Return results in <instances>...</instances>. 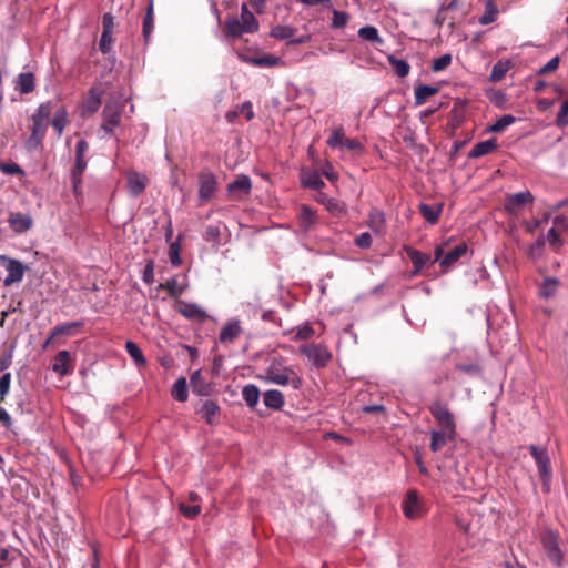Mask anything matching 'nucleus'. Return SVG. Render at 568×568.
<instances>
[{
  "instance_id": "56",
  "label": "nucleus",
  "mask_w": 568,
  "mask_h": 568,
  "mask_svg": "<svg viewBox=\"0 0 568 568\" xmlns=\"http://www.w3.org/2000/svg\"><path fill=\"white\" fill-rule=\"evenodd\" d=\"M10 387H11V374L4 373L0 377V403L6 402V398L10 393Z\"/></svg>"
},
{
  "instance_id": "33",
  "label": "nucleus",
  "mask_w": 568,
  "mask_h": 568,
  "mask_svg": "<svg viewBox=\"0 0 568 568\" xmlns=\"http://www.w3.org/2000/svg\"><path fill=\"white\" fill-rule=\"evenodd\" d=\"M316 221L317 219L315 211L312 210L308 205H301L298 213L300 226L304 231H308L315 225Z\"/></svg>"
},
{
  "instance_id": "9",
  "label": "nucleus",
  "mask_w": 568,
  "mask_h": 568,
  "mask_svg": "<svg viewBox=\"0 0 568 568\" xmlns=\"http://www.w3.org/2000/svg\"><path fill=\"white\" fill-rule=\"evenodd\" d=\"M217 181L215 174L203 169L199 173V199L201 202H207L215 193Z\"/></svg>"
},
{
  "instance_id": "57",
  "label": "nucleus",
  "mask_w": 568,
  "mask_h": 568,
  "mask_svg": "<svg viewBox=\"0 0 568 568\" xmlns=\"http://www.w3.org/2000/svg\"><path fill=\"white\" fill-rule=\"evenodd\" d=\"M221 237V230L219 225H209L205 229L203 234V239L207 242H213L219 244Z\"/></svg>"
},
{
  "instance_id": "46",
  "label": "nucleus",
  "mask_w": 568,
  "mask_h": 568,
  "mask_svg": "<svg viewBox=\"0 0 568 568\" xmlns=\"http://www.w3.org/2000/svg\"><path fill=\"white\" fill-rule=\"evenodd\" d=\"M346 135L343 126L335 128L331 131V135L328 136L326 143L332 149L342 148Z\"/></svg>"
},
{
  "instance_id": "6",
  "label": "nucleus",
  "mask_w": 568,
  "mask_h": 568,
  "mask_svg": "<svg viewBox=\"0 0 568 568\" xmlns=\"http://www.w3.org/2000/svg\"><path fill=\"white\" fill-rule=\"evenodd\" d=\"M300 353L316 368L326 367L333 357L327 346L321 343L304 344L300 347Z\"/></svg>"
},
{
  "instance_id": "45",
  "label": "nucleus",
  "mask_w": 568,
  "mask_h": 568,
  "mask_svg": "<svg viewBox=\"0 0 568 568\" xmlns=\"http://www.w3.org/2000/svg\"><path fill=\"white\" fill-rule=\"evenodd\" d=\"M358 37L365 41L382 44L383 39L378 34V30L373 26H365L358 30Z\"/></svg>"
},
{
  "instance_id": "64",
  "label": "nucleus",
  "mask_w": 568,
  "mask_h": 568,
  "mask_svg": "<svg viewBox=\"0 0 568 568\" xmlns=\"http://www.w3.org/2000/svg\"><path fill=\"white\" fill-rule=\"evenodd\" d=\"M354 242L361 248H369L372 246V236L368 232H364L357 235Z\"/></svg>"
},
{
  "instance_id": "44",
  "label": "nucleus",
  "mask_w": 568,
  "mask_h": 568,
  "mask_svg": "<svg viewBox=\"0 0 568 568\" xmlns=\"http://www.w3.org/2000/svg\"><path fill=\"white\" fill-rule=\"evenodd\" d=\"M125 349L138 366H144L146 364L143 352L136 343L133 341H126Z\"/></svg>"
},
{
  "instance_id": "34",
  "label": "nucleus",
  "mask_w": 568,
  "mask_h": 568,
  "mask_svg": "<svg viewBox=\"0 0 568 568\" xmlns=\"http://www.w3.org/2000/svg\"><path fill=\"white\" fill-rule=\"evenodd\" d=\"M439 91L438 87L419 84L414 90V98L416 105H423L430 97L437 94Z\"/></svg>"
},
{
  "instance_id": "55",
  "label": "nucleus",
  "mask_w": 568,
  "mask_h": 568,
  "mask_svg": "<svg viewBox=\"0 0 568 568\" xmlns=\"http://www.w3.org/2000/svg\"><path fill=\"white\" fill-rule=\"evenodd\" d=\"M181 245L179 241L172 242L169 247V258L172 265L180 266L182 260L180 256Z\"/></svg>"
},
{
  "instance_id": "22",
  "label": "nucleus",
  "mask_w": 568,
  "mask_h": 568,
  "mask_svg": "<svg viewBox=\"0 0 568 568\" xmlns=\"http://www.w3.org/2000/svg\"><path fill=\"white\" fill-rule=\"evenodd\" d=\"M560 286L561 282L557 277L546 276L538 285V296L546 301L554 298L557 295Z\"/></svg>"
},
{
  "instance_id": "23",
  "label": "nucleus",
  "mask_w": 568,
  "mask_h": 568,
  "mask_svg": "<svg viewBox=\"0 0 568 568\" xmlns=\"http://www.w3.org/2000/svg\"><path fill=\"white\" fill-rule=\"evenodd\" d=\"M87 169V160L75 158V163L71 171L72 189L75 196L81 194L82 175Z\"/></svg>"
},
{
  "instance_id": "15",
  "label": "nucleus",
  "mask_w": 568,
  "mask_h": 568,
  "mask_svg": "<svg viewBox=\"0 0 568 568\" xmlns=\"http://www.w3.org/2000/svg\"><path fill=\"white\" fill-rule=\"evenodd\" d=\"M316 201L325 206V209L336 217H341L347 213L346 204L335 197H331L325 193H320L316 196Z\"/></svg>"
},
{
  "instance_id": "25",
  "label": "nucleus",
  "mask_w": 568,
  "mask_h": 568,
  "mask_svg": "<svg viewBox=\"0 0 568 568\" xmlns=\"http://www.w3.org/2000/svg\"><path fill=\"white\" fill-rule=\"evenodd\" d=\"M57 102L55 106L53 108V118L51 120L52 128L57 131L58 135L61 136L63 133L64 128L68 124V111L65 106L59 105V102Z\"/></svg>"
},
{
  "instance_id": "2",
  "label": "nucleus",
  "mask_w": 568,
  "mask_h": 568,
  "mask_svg": "<svg viewBox=\"0 0 568 568\" xmlns=\"http://www.w3.org/2000/svg\"><path fill=\"white\" fill-rule=\"evenodd\" d=\"M57 102L53 100L41 103L31 115V133L26 141V148L30 151L38 149L45 136L49 119Z\"/></svg>"
},
{
  "instance_id": "19",
  "label": "nucleus",
  "mask_w": 568,
  "mask_h": 568,
  "mask_svg": "<svg viewBox=\"0 0 568 568\" xmlns=\"http://www.w3.org/2000/svg\"><path fill=\"white\" fill-rule=\"evenodd\" d=\"M10 229L18 234L29 231L33 226V219L24 213H10L8 217Z\"/></svg>"
},
{
  "instance_id": "17",
  "label": "nucleus",
  "mask_w": 568,
  "mask_h": 568,
  "mask_svg": "<svg viewBox=\"0 0 568 568\" xmlns=\"http://www.w3.org/2000/svg\"><path fill=\"white\" fill-rule=\"evenodd\" d=\"M468 246L465 242L457 244L453 250L447 252L440 260V268L443 273H447L458 261L467 253Z\"/></svg>"
},
{
  "instance_id": "3",
  "label": "nucleus",
  "mask_w": 568,
  "mask_h": 568,
  "mask_svg": "<svg viewBox=\"0 0 568 568\" xmlns=\"http://www.w3.org/2000/svg\"><path fill=\"white\" fill-rule=\"evenodd\" d=\"M258 30V21L248 10L246 3L241 7V17L227 18L223 24V36L227 39H239L244 33H254Z\"/></svg>"
},
{
  "instance_id": "31",
  "label": "nucleus",
  "mask_w": 568,
  "mask_h": 568,
  "mask_svg": "<svg viewBox=\"0 0 568 568\" xmlns=\"http://www.w3.org/2000/svg\"><path fill=\"white\" fill-rule=\"evenodd\" d=\"M221 409L220 406L211 399L203 403L200 414L209 425H214L217 422Z\"/></svg>"
},
{
  "instance_id": "18",
  "label": "nucleus",
  "mask_w": 568,
  "mask_h": 568,
  "mask_svg": "<svg viewBox=\"0 0 568 568\" xmlns=\"http://www.w3.org/2000/svg\"><path fill=\"white\" fill-rule=\"evenodd\" d=\"M404 251L408 255L410 262L413 263L412 275L417 276L420 274L423 268L430 262L429 255L409 246L404 245Z\"/></svg>"
},
{
  "instance_id": "28",
  "label": "nucleus",
  "mask_w": 568,
  "mask_h": 568,
  "mask_svg": "<svg viewBox=\"0 0 568 568\" xmlns=\"http://www.w3.org/2000/svg\"><path fill=\"white\" fill-rule=\"evenodd\" d=\"M264 405L273 410H282L285 405V398L281 390L268 389L263 394Z\"/></svg>"
},
{
  "instance_id": "60",
  "label": "nucleus",
  "mask_w": 568,
  "mask_h": 568,
  "mask_svg": "<svg viewBox=\"0 0 568 568\" xmlns=\"http://www.w3.org/2000/svg\"><path fill=\"white\" fill-rule=\"evenodd\" d=\"M201 382H202L201 372L195 371L190 377V383H191L192 390L199 395H202L204 393Z\"/></svg>"
},
{
  "instance_id": "10",
  "label": "nucleus",
  "mask_w": 568,
  "mask_h": 568,
  "mask_svg": "<svg viewBox=\"0 0 568 568\" xmlns=\"http://www.w3.org/2000/svg\"><path fill=\"white\" fill-rule=\"evenodd\" d=\"M402 508L405 517L410 520L418 519L425 514L423 501L419 499L416 490L407 491L403 500Z\"/></svg>"
},
{
  "instance_id": "16",
  "label": "nucleus",
  "mask_w": 568,
  "mask_h": 568,
  "mask_svg": "<svg viewBox=\"0 0 568 568\" xmlns=\"http://www.w3.org/2000/svg\"><path fill=\"white\" fill-rule=\"evenodd\" d=\"M126 180L129 193L133 197H138L146 189L148 178L143 173L130 171L126 173Z\"/></svg>"
},
{
  "instance_id": "38",
  "label": "nucleus",
  "mask_w": 568,
  "mask_h": 568,
  "mask_svg": "<svg viewBox=\"0 0 568 568\" xmlns=\"http://www.w3.org/2000/svg\"><path fill=\"white\" fill-rule=\"evenodd\" d=\"M511 62L509 60H499L497 61L490 72L489 80L491 82L501 81L506 73L510 70Z\"/></svg>"
},
{
  "instance_id": "40",
  "label": "nucleus",
  "mask_w": 568,
  "mask_h": 568,
  "mask_svg": "<svg viewBox=\"0 0 568 568\" xmlns=\"http://www.w3.org/2000/svg\"><path fill=\"white\" fill-rule=\"evenodd\" d=\"M159 290H165L170 296L179 297L183 294L185 285L179 283L176 277H171L165 283H161Z\"/></svg>"
},
{
  "instance_id": "41",
  "label": "nucleus",
  "mask_w": 568,
  "mask_h": 568,
  "mask_svg": "<svg viewBox=\"0 0 568 568\" xmlns=\"http://www.w3.org/2000/svg\"><path fill=\"white\" fill-rule=\"evenodd\" d=\"M171 395L178 402L184 403L187 400V397H189L187 384H186V379L184 377H181L175 382V384L173 385Z\"/></svg>"
},
{
  "instance_id": "20",
  "label": "nucleus",
  "mask_w": 568,
  "mask_h": 568,
  "mask_svg": "<svg viewBox=\"0 0 568 568\" xmlns=\"http://www.w3.org/2000/svg\"><path fill=\"white\" fill-rule=\"evenodd\" d=\"M52 371L60 376H67L72 373L73 365L69 351H60L53 359Z\"/></svg>"
},
{
  "instance_id": "14",
  "label": "nucleus",
  "mask_w": 568,
  "mask_h": 568,
  "mask_svg": "<svg viewBox=\"0 0 568 568\" xmlns=\"http://www.w3.org/2000/svg\"><path fill=\"white\" fill-rule=\"evenodd\" d=\"M243 329L239 320L227 321L220 331L219 342L225 346H229L240 337Z\"/></svg>"
},
{
  "instance_id": "53",
  "label": "nucleus",
  "mask_w": 568,
  "mask_h": 568,
  "mask_svg": "<svg viewBox=\"0 0 568 568\" xmlns=\"http://www.w3.org/2000/svg\"><path fill=\"white\" fill-rule=\"evenodd\" d=\"M348 20V13L344 11L333 10V19L331 26L333 29H342L347 24Z\"/></svg>"
},
{
  "instance_id": "51",
  "label": "nucleus",
  "mask_w": 568,
  "mask_h": 568,
  "mask_svg": "<svg viewBox=\"0 0 568 568\" xmlns=\"http://www.w3.org/2000/svg\"><path fill=\"white\" fill-rule=\"evenodd\" d=\"M516 121L515 116L511 114H505L501 118H499L490 128V132H501L507 126L513 124Z\"/></svg>"
},
{
  "instance_id": "48",
  "label": "nucleus",
  "mask_w": 568,
  "mask_h": 568,
  "mask_svg": "<svg viewBox=\"0 0 568 568\" xmlns=\"http://www.w3.org/2000/svg\"><path fill=\"white\" fill-rule=\"evenodd\" d=\"M254 67L258 68H273L282 64V59L276 55L265 54L263 57H257L256 60L252 61Z\"/></svg>"
},
{
  "instance_id": "62",
  "label": "nucleus",
  "mask_w": 568,
  "mask_h": 568,
  "mask_svg": "<svg viewBox=\"0 0 568 568\" xmlns=\"http://www.w3.org/2000/svg\"><path fill=\"white\" fill-rule=\"evenodd\" d=\"M557 123L561 126L568 125V100L564 101L560 105L557 114Z\"/></svg>"
},
{
  "instance_id": "5",
  "label": "nucleus",
  "mask_w": 568,
  "mask_h": 568,
  "mask_svg": "<svg viewBox=\"0 0 568 568\" xmlns=\"http://www.w3.org/2000/svg\"><path fill=\"white\" fill-rule=\"evenodd\" d=\"M428 410L438 426V429H447L457 432L455 415L448 407V404L442 400H434Z\"/></svg>"
},
{
  "instance_id": "61",
  "label": "nucleus",
  "mask_w": 568,
  "mask_h": 568,
  "mask_svg": "<svg viewBox=\"0 0 568 568\" xmlns=\"http://www.w3.org/2000/svg\"><path fill=\"white\" fill-rule=\"evenodd\" d=\"M552 229H557V232L564 234L568 232V217L565 215H557L552 220Z\"/></svg>"
},
{
  "instance_id": "7",
  "label": "nucleus",
  "mask_w": 568,
  "mask_h": 568,
  "mask_svg": "<svg viewBox=\"0 0 568 568\" xmlns=\"http://www.w3.org/2000/svg\"><path fill=\"white\" fill-rule=\"evenodd\" d=\"M0 263L7 271V276L3 280L4 286H11L14 283L22 281L27 266L19 260L9 257L7 255H0Z\"/></svg>"
},
{
  "instance_id": "58",
  "label": "nucleus",
  "mask_w": 568,
  "mask_h": 568,
  "mask_svg": "<svg viewBox=\"0 0 568 568\" xmlns=\"http://www.w3.org/2000/svg\"><path fill=\"white\" fill-rule=\"evenodd\" d=\"M179 509L189 519L195 518L201 513L200 505L187 506V505L181 503L179 506Z\"/></svg>"
},
{
  "instance_id": "13",
  "label": "nucleus",
  "mask_w": 568,
  "mask_h": 568,
  "mask_svg": "<svg viewBox=\"0 0 568 568\" xmlns=\"http://www.w3.org/2000/svg\"><path fill=\"white\" fill-rule=\"evenodd\" d=\"M429 435H430L429 448L433 453H438L448 443L456 440L457 432L436 428V429H432L429 432Z\"/></svg>"
},
{
  "instance_id": "37",
  "label": "nucleus",
  "mask_w": 568,
  "mask_h": 568,
  "mask_svg": "<svg viewBox=\"0 0 568 568\" xmlns=\"http://www.w3.org/2000/svg\"><path fill=\"white\" fill-rule=\"evenodd\" d=\"M154 30V14H153V3L152 1L149 3L142 26V36L144 42L148 43L150 37Z\"/></svg>"
},
{
  "instance_id": "36",
  "label": "nucleus",
  "mask_w": 568,
  "mask_h": 568,
  "mask_svg": "<svg viewBox=\"0 0 568 568\" xmlns=\"http://www.w3.org/2000/svg\"><path fill=\"white\" fill-rule=\"evenodd\" d=\"M498 17V7L495 0H486L485 12L479 17L478 22L481 26H487L496 21Z\"/></svg>"
},
{
  "instance_id": "35",
  "label": "nucleus",
  "mask_w": 568,
  "mask_h": 568,
  "mask_svg": "<svg viewBox=\"0 0 568 568\" xmlns=\"http://www.w3.org/2000/svg\"><path fill=\"white\" fill-rule=\"evenodd\" d=\"M260 389L254 384L245 385L242 389V397L250 408H255L260 400Z\"/></svg>"
},
{
  "instance_id": "39",
  "label": "nucleus",
  "mask_w": 568,
  "mask_h": 568,
  "mask_svg": "<svg viewBox=\"0 0 568 568\" xmlns=\"http://www.w3.org/2000/svg\"><path fill=\"white\" fill-rule=\"evenodd\" d=\"M84 325L83 321L69 322L61 325H58L51 331V338H55L59 335H73L74 328H80Z\"/></svg>"
},
{
  "instance_id": "42",
  "label": "nucleus",
  "mask_w": 568,
  "mask_h": 568,
  "mask_svg": "<svg viewBox=\"0 0 568 568\" xmlns=\"http://www.w3.org/2000/svg\"><path fill=\"white\" fill-rule=\"evenodd\" d=\"M296 30L291 26L278 24L271 29L270 36L277 40H292Z\"/></svg>"
},
{
  "instance_id": "4",
  "label": "nucleus",
  "mask_w": 568,
  "mask_h": 568,
  "mask_svg": "<svg viewBox=\"0 0 568 568\" xmlns=\"http://www.w3.org/2000/svg\"><path fill=\"white\" fill-rule=\"evenodd\" d=\"M542 549L556 567H561L564 561V552L560 547V536L552 529H544L539 536Z\"/></svg>"
},
{
  "instance_id": "54",
  "label": "nucleus",
  "mask_w": 568,
  "mask_h": 568,
  "mask_svg": "<svg viewBox=\"0 0 568 568\" xmlns=\"http://www.w3.org/2000/svg\"><path fill=\"white\" fill-rule=\"evenodd\" d=\"M113 32H102L99 41V49L103 54L111 51L113 45Z\"/></svg>"
},
{
  "instance_id": "1",
  "label": "nucleus",
  "mask_w": 568,
  "mask_h": 568,
  "mask_svg": "<svg viewBox=\"0 0 568 568\" xmlns=\"http://www.w3.org/2000/svg\"><path fill=\"white\" fill-rule=\"evenodd\" d=\"M264 379L270 384L291 386L293 389H300L303 385L301 376L292 366H287L285 358L281 356L271 358Z\"/></svg>"
},
{
  "instance_id": "27",
  "label": "nucleus",
  "mask_w": 568,
  "mask_h": 568,
  "mask_svg": "<svg viewBox=\"0 0 568 568\" xmlns=\"http://www.w3.org/2000/svg\"><path fill=\"white\" fill-rule=\"evenodd\" d=\"M386 219L383 211L377 207H374L368 213L367 226L375 234H383L385 231Z\"/></svg>"
},
{
  "instance_id": "8",
  "label": "nucleus",
  "mask_w": 568,
  "mask_h": 568,
  "mask_svg": "<svg viewBox=\"0 0 568 568\" xmlns=\"http://www.w3.org/2000/svg\"><path fill=\"white\" fill-rule=\"evenodd\" d=\"M535 196L530 191H523L514 194H508L505 197L504 207L510 215H518L525 205H531Z\"/></svg>"
},
{
  "instance_id": "49",
  "label": "nucleus",
  "mask_w": 568,
  "mask_h": 568,
  "mask_svg": "<svg viewBox=\"0 0 568 568\" xmlns=\"http://www.w3.org/2000/svg\"><path fill=\"white\" fill-rule=\"evenodd\" d=\"M561 235H562L561 233L557 232V229L551 227L548 230V232L545 236L546 242L549 243L550 247L555 252H558L564 245Z\"/></svg>"
},
{
  "instance_id": "52",
  "label": "nucleus",
  "mask_w": 568,
  "mask_h": 568,
  "mask_svg": "<svg viewBox=\"0 0 568 568\" xmlns=\"http://www.w3.org/2000/svg\"><path fill=\"white\" fill-rule=\"evenodd\" d=\"M452 63V55L446 53L433 60L432 71L440 72L448 68Z\"/></svg>"
},
{
  "instance_id": "29",
  "label": "nucleus",
  "mask_w": 568,
  "mask_h": 568,
  "mask_svg": "<svg viewBox=\"0 0 568 568\" xmlns=\"http://www.w3.org/2000/svg\"><path fill=\"white\" fill-rule=\"evenodd\" d=\"M301 183L303 187L316 191H320L325 186V183L317 171H303L301 173Z\"/></svg>"
},
{
  "instance_id": "12",
  "label": "nucleus",
  "mask_w": 568,
  "mask_h": 568,
  "mask_svg": "<svg viewBox=\"0 0 568 568\" xmlns=\"http://www.w3.org/2000/svg\"><path fill=\"white\" fill-rule=\"evenodd\" d=\"M252 182L248 175L240 174L227 185V194L233 200H241L251 193Z\"/></svg>"
},
{
  "instance_id": "50",
  "label": "nucleus",
  "mask_w": 568,
  "mask_h": 568,
  "mask_svg": "<svg viewBox=\"0 0 568 568\" xmlns=\"http://www.w3.org/2000/svg\"><path fill=\"white\" fill-rule=\"evenodd\" d=\"M389 63L392 64L394 72L399 78H405L406 75H408L410 67L407 63V61L389 57Z\"/></svg>"
},
{
  "instance_id": "59",
  "label": "nucleus",
  "mask_w": 568,
  "mask_h": 568,
  "mask_svg": "<svg viewBox=\"0 0 568 568\" xmlns=\"http://www.w3.org/2000/svg\"><path fill=\"white\" fill-rule=\"evenodd\" d=\"M142 281L149 285L154 282V261L153 260H149L146 262L143 273H142Z\"/></svg>"
},
{
  "instance_id": "21",
  "label": "nucleus",
  "mask_w": 568,
  "mask_h": 568,
  "mask_svg": "<svg viewBox=\"0 0 568 568\" xmlns=\"http://www.w3.org/2000/svg\"><path fill=\"white\" fill-rule=\"evenodd\" d=\"M178 312L185 318L195 322H204L207 318L206 312L194 303L179 302Z\"/></svg>"
},
{
  "instance_id": "32",
  "label": "nucleus",
  "mask_w": 568,
  "mask_h": 568,
  "mask_svg": "<svg viewBox=\"0 0 568 568\" xmlns=\"http://www.w3.org/2000/svg\"><path fill=\"white\" fill-rule=\"evenodd\" d=\"M419 213L429 224H436L443 212V204H437L435 206L428 205L426 203H420L418 205Z\"/></svg>"
},
{
  "instance_id": "43",
  "label": "nucleus",
  "mask_w": 568,
  "mask_h": 568,
  "mask_svg": "<svg viewBox=\"0 0 568 568\" xmlns=\"http://www.w3.org/2000/svg\"><path fill=\"white\" fill-rule=\"evenodd\" d=\"M546 240L545 236H539L534 243H531L528 247L527 255L530 260L537 261L544 256L545 253Z\"/></svg>"
},
{
  "instance_id": "63",
  "label": "nucleus",
  "mask_w": 568,
  "mask_h": 568,
  "mask_svg": "<svg viewBox=\"0 0 568 568\" xmlns=\"http://www.w3.org/2000/svg\"><path fill=\"white\" fill-rule=\"evenodd\" d=\"M0 170L4 174H22L23 173V171L20 168V165L17 164V163H13V162H10V163L2 162V163H0Z\"/></svg>"
},
{
  "instance_id": "30",
  "label": "nucleus",
  "mask_w": 568,
  "mask_h": 568,
  "mask_svg": "<svg viewBox=\"0 0 568 568\" xmlns=\"http://www.w3.org/2000/svg\"><path fill=\"white\" fill-rule=\"evenodd\" d=\"M498 148L496 139H489L476 143L468 153L469 159H477L496 151Z\"/></svg>"
},
{
  "instance_id": "24",
  "label": "nucleus",
  "mask_w": 568,
  "mask_h": 568,
  "mask_svg": "<svg viewBox=\"0 0 568 568\" xmlns=\"http://www.w3.org/2000/svg\"><path fill=\"white\" fill-rule=\"evenodd\" d=\"M14 89L21 94H28L36 89V78L32 72L19 73L14 80Z\"/></svg>"
},
{
  "instance_id": "47",
  "label": "nucleus",
  "mask_w": 568,
  "mask_h": 568,
  "mask_svg": "<svg viewBox=\"0 0 568 568\" xmlns=\"http://www.w3.org/2000/svg\"><path fill=\"white\" fill-rule=\"evenodd\" d=\"M102 91L99 88H91L88 93L87 109L90 112H95L101 104Z\"/></svg>"
},
{
  "instance_id": "26",
  "label": "nucleus",
  "mask_w": 568,
  "mask_h": 568,
  "mask_svg": "<svg viewBox=\"0 0 568 568\" xmlns=\"http://www.w3.org/2000/svg\"><path fill=\"white\" fill-rule=\"evenodd\" d=\"M102 115H103L102 129L108 134H112L114 129L120 124L121 112L113 108L105 106Z\"/></svg>"
},
{
  "instance_id": "11",
  "label": "nucleus",
  "mask_w": 568,
  "mask_h": 568,
  "mask_svg": "<svg viewBox=\"0 0 568 568\" xmlns=\"http://www.w3.org/2000/svg\"><path fill=\"white\" fill-rule=\"evenodd\" d=\"M529 452L537 464L541 479L544 481L550 480L551 465L547 450L545 448H539L536 445H530Z\"/></svg>"
}]
</instances>
